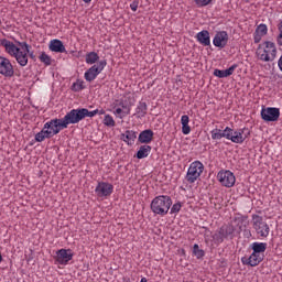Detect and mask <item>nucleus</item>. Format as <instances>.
<instances>
[{"label": "nucleus", "instance_id": "f257e3e1", "mask_svg": "<svg viewBox=\"0 0 282 282\" xmlns=\"http://www.w3.org/2000/svg\"><path fill=\"white\" fill-rule=\"evenodd\" d=\"M0 45L4 48L6 54L15 59L20 67H28L30 58H34V51L28 42H12L8 39H0Z\"/></svg>", "mask_w": 282, "mask_h": 282}, {"label": "nucleus", "instance_id": "f03ea898", "mask_svg": "<svg viewBox=\"0 0 282 282\" xmlns=\"http://www.w3.org/2000/svg\"><path fill=\"white\" fill-rule=\"evenodd\" d=\"M69 124H74L70 112H67L62 119H52L44 123L40 132L35 134V142H43L54 135H58L62 129H67Z\"/></svg>", "mask_w": 282, "mask_h": 282}, {"label": "nucleus", "instance_id": "7ed1b4c3", "mask_svg": "<svg viewBox=\"0 0 282 282\" xmlns=\"http://www.w3.org/2000/svg\"><path fill=\"white\" fill-rule=\"evenodd\" d=\"M212 140H230L234 144H243L246 142V137H243V129L239 131L232 130L230 127H226L224 130L215 128L210 131Z\"/></svg>", "mask_w": 282, "mask_h": 282}, {"label": "nucleus", "instance_id": "20e7f679", "mask_svg": "<svg viewBox=\"0 0 282 282\" xmlns=\"http://www.w3.org/2000/svg\"><path fill=\"white\" fill-rule=\"evenodd\" d=\"M171 206H173V199L169 195H160L152 199L150 204V208L154 215H160L164 217V215H169V210H171Z\"/></svg>", "mask_w": 282, "mask_h": 282}, {"label": "nucleus", "instance_id": "39448f33", "mask_svg": "<svg viewBox=\"0 0 282 282\" xmlns=\"http://www.w3.org/2000/svg\"><path fill=\"white\" fill-rule=\"evenodd\" d=\"M257 56L263 63H272L276 58V44L272 41H264L259 45Z\"/></svg>", "mask_w": 282, "mask_h": 282}, {"label": "nucleus", "instance_id": "423d86ee", "mask_svg": "<svg viewBox=\"0 0 282 282\" xmlns=\"http://www.w3.org/2000/svg\"><path fill=\"white\" fill-rule=\"evenodd\" d=\"M202 173H204V163L200 161H194L187 169L185 180L188 184H195V182L199 181L202 177Z\"/></svg>", "mask_w": 282, "mask_h": 282}, {"label": "nucleus", "instance_id": "0eeeda50", "mask_svg": "<svg viewBox=\"0 0 282 282\" xmlns=\"http://www.w3.org/2000/svg\"><path fill=\"white\" fill-rule=\"evenodd\" d=\"M253 230H256L258 237L265 239L270 236V226L265 220H263L262 216L253 215L252 216Z\"/></svg>", "mask_w": 282, "mask_h": 282}, {"label": "nucleus", "instance_id": "6e6552de", "mask_svg": "<svg viewBox=\"0 0 282 282\" xmlns=\"http://www.w3.org/2000/svg\"><path fill=\"white\" fill-rule=\"evenodd\" d=\"M69 113L73 124H78V122L85 120V118H94V116H98V109L89 111L87 108H78L70 110Z\"/></svg>", "mask_w": 282, "mask_h": 282}, {"label": "nucleus", "instance_id": "1a4fd4ad", "mask_svg": "<svg viewBox=\"0 0 282 282\" xmlns=\"http://www.w3.org/2000/svg\"><path fill=\"white\" fill-rule=\"evenodd\" d=\"M105 67H107L106 59L98 62V65H93L85 72V80H87V83H93V80H96V78H98V76L102 73V69H105Z\"/></svg>", "mask_w": 282, "mask_h": 282}, {"label": "nucleus", "instance_id": "9d476101", "mask_svg": "<svg viewBox=\"0 0 282 282\" xmlns=\"http://www.w3.org/2000/svg\"><path fill=\"white\" fill-rule=\"evenodd\" d=\"M217 180L221 186H225L226 188H232V186H235V182H237L235 173H232L230 170L219 171L217 174Z\"/></svg>", "mask_w": 282, "mask_h": 282}, {"label": "nucleus", "instance_id": "9b49d317", "mask_svg": "<svg viewBox=\"0 0 282 282\" xmlns=\"http://www.w3.org/2000/svg\"><path fill=\"white\" fill-rule=\"evenodd\" d=\"M260 116L264 122H276L281 116V110L274 107H263Z\"/></svg>", "mask_w": 282, "mask_h": 282}, {"label": "nucleus", "instance_id": "f8f14e48", "mask_svg": "<svg viewBox=\"0 0 282 282\" xmlns=\"http://www.w3.org/2000/svg\"><path fill=\"white\" fill-rule=\"evenodd\" d=\"M0 75L4 78H12L14 76V66L10 58L0 56Z\"/></svg>", "mask_w": 282, "mask_h": 282}, {"label": "nucleus", "instance_id": "ddd939ff", "mask_svg": "<svg viewBox=\"0 0 282 282\" xmlns=\"http://www.w3.org/2000/svg\"><path fill=\"white\" fill-rule=\"evenodd\" d=\"M74 259V252L72 249H59L55 253V261L59 265H67Z\"/></svg>", "mask_w": 282, "mask_h": 282}, {"label": "nucleus", "instance_id": "4468645a", "mask_svg": "<svg viewBox=\"0 0 282 282\" xmlns=\"http://www.w3.org/2000/svg\"><path fill=\"white\" fill-rule=\"evenodd\" d=\"M265 254L256 253L252 251L250 257H242L241 262L243 265H250L251 268H257L261 261H263Z\"/></svg>", "mask_w": 282, "mask_h": 282}, {"label": "nucleus", "instance_id": "2eb2a0df", "mask_svg": "<svg viewBox=\"0 0 282 282\" xmlns=\"http://www.w3.org/2000/svg\"><path fill=\"white\" fill-rule=\"evenodd\" d=\"M97 197H109L113 193V186L107 182H99L95 188Z\"/></svg>", "mask_w": 282, "mask_h": 282}, {"label": "nucleus", "instance_id": "dca6fc26", "mask_svg": "<svg viewBox=\"0 0 282 282\" xmlns=\"http://www.w3.org/2000/svg\"><path fill=\"white\" fill-rule=\"evenodd\" d=\"M213 45H215V47H219L220 50H224V47L228 45V32L218 31L214 36Z\"/></svg>", "mask_w": 282, "mask_h": 282}, {"label": "nucleus", "instance_id": "f3484780", "mask_svg": "<svg viewBox=\"0 0 282 282\" xmlns=\"http://www.w3.org/2000/svg\"><path fill=\"white\" fill-rule=\"evenodd\" d=\"M234 224L236 225V228H238L239 232H242V230H246L248 226H250V221L248 220V216H243L241 214H238L234 218Z\"/></svg>", "mask_w": 282, "mask_h": 282}, {"label": "nucleus", "instance_id": "a211bd4d", "mask_svg": "<svg viewBox=\"0 0 282 282\" xmlns=\"http://www.w3.org/2000/svg\"><path fill=\"white\" fill-rule=\"evenodd\" d=\"M149 111V106L144 101H139L135 110H134V117L139 120H142L147 116V112Z\"/></svg>", "mask_w": 282, "mask_h": 282}, {"label": "nucleus", "instance_id": "6ab92c4d", "mask_svg": "<svg viewBox=\"0 0 282 282\" xmlns=\"http://www.w3.org/2000/svg\"><path fill=\"white\" fill-rule=\"evenodd\" d=\"M196 40L200 45L208 47L210 45V32L203 30L196 34Z\"/></svg>", "mask_w": 282, "mask_h": 282}, {"label": "nucleus", "instance_id": "aec40b11", "mask_svg": "<svg viewBox=\"0 0 282 282\" xmlns=\"http://www.w3.org/2000/svg\"><path fill=\"white\" fill-rule=\"evenodd\" d=\"M50 50L51 52H56L57 54H65L67 50L65 48V45L63 44V41L61 40H52L50 42Z\"/></svg>", "mask_w": 282, "mask_h": 282}, {"label": "nucleus", "instance_id": "412c9836", "mask_svg": "<svg viewBox=\"0 0 282 282\" xmlns=\"http://www.w3.org/2000/svg\"><path fill=\"white\" fill-rule=\"evenodd\" d=\"M235 69H237V64H234L232 66L224 70L216 68L214 70V76H216L217 78H228V76H232V74H235Z\"/></svg>", "mask_w": 282, "mask_h": 282}, {"label": "nucleus", "instance_id": "4be33fe9", "mask_svg": "<svg viewBox=\"0 0 282 282\" xmlns=\"http://www.w3.org/2000/svg\"><path fill=\"white\" fill-rule=\"evenodd\" d=\"M152 141H153V130L148 129V130H143L142 132H140L139 142L141 144H149Z\"/></svg>", "mask_w": 282, "mask_h": 282}, {"label": "nucleus", "instance_id": "5701e85b", "mask_svg": "<svg viewBox=\"0 0 282 282\" xmlns=\"http://www.w3.org/2000/svg\"><path fill=\"white\" fill-rule=\"evenodd\" d=\"M120 106L122 108H116V110L113 111V115L119 118L120 120H122V118H126V116H129V113H131V107L124 105V104H120Z\"/></svg>", "mask_w": 282, "mask_h": 282}, {"label": "nucleus", "instance_id": "b1692460", "mask_svg": "<svg viewBox=\"0 0 282 282\" xmlns=\"http://www.w3.org/2000/svg\"><path fill=\"white\" fill-rule=\"evenodd\" d=\"M251 250L257 254H265V250H268L267 242H252Z\"/></svg>", "mask_w": 282, "mask_h": 282}, {"label": "nucleus", "instance_id": "393cba45", "mask_svg": "<svg viewBox=\"0 0 282 282\" xmlns=\"http://www.w3.org/2000/svg\"><path fill=\"white\" fill-rule=\"evenodd\" d=\"M188 122H191V118H188V115H183L181 117L183 135H188V133H191V126H188Z\"/></svg>", "mask_w": 282, "mask_h": 282}, {"label": "nucleus", "instance_id": "a878e982", "mask_svg": "<svg viewBox=\"0 0 282 282\" xmlns=\"http://www.w3.org/2000/svg\"><path fill=\"white\" fill-rule=\"evenodd\" d=\"M135 131L127 130L123 134H121V140L128 144H133L135 142Z\"/></svg>", "mask_w": 282, "mask_h": 282}, {"label": "nucleus", "instance_id": "bb28decb", "mask_svg": "<svg viewBox=\"0 0 282 282\" xmlns=\"http://www.w3.org/2000/svg\"><path fill=\"white\" fill-rule=\"evenodd\" d=\"M151 153V145H141L139 151L137 152L138 160H144V158H149Z\"/></svg>", "mask_w": 282, "mask_h": 282}, {"label": "nucleus", "instance_id": "cd10ccee", "mask_svg": "<svg viewBox=\"0 0 282 282\" xmlns=\"http://www.w3.org/2000/svg\"><path fill=\"white\" fill-rule=\"evenodd\" d=\"M100 61V56L96 52H89L86 54V64L87 65H95V63H98Z\"/></svg>", "mask_w": 282, "mask_h": 282}, {"label": "nucleus", "instance_id": "c85d7f7f", "mask_svg": "<svg viewBox=\"0 0 282 282\" xmlns=\"http://www.w3.org/2000/svg\"><path fill=\"white\" fill-rule=\"evenodd\" d=\"M85 88V80L83 79H76L70 87L72 91H83Z\"/></svg>", "mask_w": 282, "mask_h": 282}, {"label": "nucleus", "instance_id": "c756f323", "mask_svg": "<svg viewBox=\"0 0 282 282\" xmlns=\"http://www.w3.org/2000/svg\"><path fill=\"white\" fill-rule=\"evenodd\" d=\"M213 239L215 243H224V239H226V234L224 232V229H220L216 234H214Z\"/></svg>", "mask_w": 282, "mask_h": 282}, {"label": "nucleus", "instance_id": "7c9ffc66", "mask_svg": "<svg viewBox=\"0 0 282 282\" xmlns=\"http://www.w3.org/2000/svg\"><path fill=\"white\" fill-rule=\"evenodd\" d=\"M193 254H195L196 259H204L206 252L203 249H199V245L195 243L193 247Z\"/></svg>", "mask_w": 282, "mask_h": 282}, {"label": "nucleus", "instance_id": "2f4dec72", "mask_svg": "<svg viewBox=\"0 0 282 282\" xmlns=\"http://www.w3.org/2000/svg\"><path fill=\"white\" fill-rule=\"evenodd\" d=\"M102 122L105 127H116V120L111 115H105Z\"/></svg>", "mask_w": 282, "mask_h": 282}, {"label": "nucleus", "instance_id": "473e14b6", "mask_svg": "<svg viewBox=\"0 0 282 282\" xmlns=\"http://www.w3.org/2000/svg\"><path fill=\"white\" fill-rule=\"evenodd\" d=\"M214 0H194L196 8H206L207 6H212Z\"/></svg>", "mask_w": 282, "mask_h": 282}, {"label": "nucleus", "instance_id": "72a5a7b5", "mask_svg": "<svg viewBox=\"0 0 282 282\" xmlns=\"http://www.w3.org/2000/svg\"><path fill=\"white\" fill-rule=\"evenodd\" d=\"M256 32L260 35L265 36V34H268V25L263 23L259 24L256 29Z\"/></svg>", "mask_w": 282, "mask_h": 282}, {"label": "nucleus", "instance_id": "f704fd0d", "mask_svg": "<svg viewBox=\"0 0 282 282\" xmlns=\"http://www.w3.org/2000/svg\"><path fill=\"white\" fill-rule=\"evenodd\" d=\"M40 61L41 63H44V65H52V57L47 55L46 53H42L40 55Z\"/></svg>", "mask_w": 282, "mask_h": 282}, {"label": "nucleus", "instance_id": "c9c22d12", "mask_svg": "<svg viewBox=\"0 0 282 282\" xmlns=\"http://www.w3.org/2000/svg\"><path fill=\"white\" fill-rule=\"evenodd\" d=\"M180 210H182V203H175L174 205H172L170 214L171 215H177V213H180Z\"/></svg>", "mask_w": 282, "mask_h": 282}, {"label": "nucleus", "instance_id": "e433bc0d", "mask_svg": "<svg viewBox=\"0 0 282 282\" xmlns=\"http://www.w3.org/2000/svg\"><path fill=\"white\" fill-rule=\"evenodd\" d=\"M264 35H261V33H258L257 31L253 34V41L254 43H261V39H263Z\"/></svg>", "mask_w": 282, "mask_h": 282}, {"label": "nucleus", "instance_id": "4c0bfd02", "mask_svg": "<svg viewBox=\"0 0 282 282\" xmlns=\"http://www.w3.org/2000/svg\"><path fill=\"white\" fill-rule=\"evenodd\" d=\"M276 43H278L279 47H282V33H278Z\"/></svg>", "mask_w": 282, "mask_h": 282}, {"label": "nucleus", "instance_id": "58836bf2", "mask_svg": "<svg viewBox=\"0 0 282 282\" xmlns=\"http://www.w3.org/2000/svg\"><path fill=\"white\" fill-rule=\"evenodd\" d=\"M130 8H131L132 12H137L138 11V3H135V2L131 3Z\"/></svg>", "mask_w": 282, "mask_h": 282}, {"label": "nucleus", "instance_id": "ea45409f", "mask_svg": "<svg viewBox=\"0 0 282 282\" xmlns=\"http://www.w3.org/2000/svg\"><path fill=\"white\" fill-rule=\"evenodd\" d=\"M278 67H279L280 72H282V55L280 56V58L278 61Z\"/></svg>", "mask_w": 282, "mask_h": 282}, {"label": "nucleus", "instance_id": "a19ab883", "mask_svg": "<svg viewBox=\"0 0 282 282\" xmlns=\"http://www.w3.org/2000/svg\"><path fill=\"white\" fill-rule=\"evenodd\" d=\"M278 32H279V34H282V20L278 24Z\"/></svg>", "mask_w": 282, "mask_h": 282}, {"label": "nucleus", "instance_id": "79ce46f5", "mask_svg": "<svg viewBox=\"0 0 282 282\" xmlns=\"http://www.w3.org/2000/svg\"><path fill=\"white\" fill-rule=\"evenodd\" d=\"M99 116H105L106 111L105 109H98V112H97Z\"/></svg>", "mask_w": 282, "mask_h": 282}, {"label": "nucleus", "instance_id": "37998d69", "mask_svg": "<svg viewBox=\"0 0 282 282\" xmlns=\"http://www.w3.org/2000/svg\"><path fill=\"white\" fill-rule=\"evenodd\" d=\"M84 3H89L91 0H83Z\"/></svg>", "mask_w": 282, "mask_h": 282}, {"label": "nucleus", "instance_id": "c03bdc74", "mask_svg": "<svg viewBox=\"0 0 282 282\" xmlns=\"http://www.w3.org/2000/svg\"><path fill=\"white\" fill-rule=\"evenodd\" d=\"M1 261H3V256H1V253H0V263H1Z\"/></svg>", "mask_w": 282, "mask_h": 282}, {"label": "nucleus", "instance_id": "a18cd8bd", "mask_svg": "<svg viewBox=\"0 0 282 282\" xmlns=\"http://www.w3.org/2000/svg\"><path fill=\"white\" fill-rule=\"evenodd\" d=\"M0 24H1V20H0Z\"/></svg>", "mask_w": 282, "mask_h": 282}]
</instances>
